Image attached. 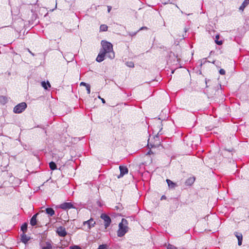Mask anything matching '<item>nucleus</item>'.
Here are the masks:
<instances>
[{"instance_id":"11","label":"nucleus","mask_w":249,"mask_h":249,"mask_svg":"<svg viewBox=\"0 0 249 249\" xmlns=\"http://www.w3.org/2000/svg\"><path fill=\"white\" fill-rule=\"evenodd\" d=\"M166 182L168 184V185L170 188L174 189L177 186V185L176 183L173 182L170 179H166Z\"/></svg>"},{"instance_id":"19","label":"nucleus","mask_w":249,"mask_h":249,"mask_svg":"<svg viewBox=\"0 0 249 249\" xmlns=\"http://www.w3.org/2000/svg\"><path fill=\"white\" fill-rule=\"evenodd\" d=\"M248 3L246 1H244L242 5L240 6V8H239V9L242 10V11H243L244 8L247 6V5H248Z\"/></svg>"},{"instance_id":"6","label":"nucleus","mask_w":249,"mask_h":249,"mask_svg":"<svg viewBox=\"0 0 249 249\" xmlns=\"http://www.w3.org/2000/svg\"><path fill=\"white\" fill-rule=\"evenodd\" d=\"M56 233L59 236L61 237H64L67 234L65 228L62 226H60L57 229Z\"/></svg>"},{"instance_id":"23","label":"nucleus","mask_w":249,"mask_h":249,"mask_svg":"<svg viewBox=\"0 0 249 249\" xmlns=\"http://www.w3.org/2000/svg\"><path fill=\"white\" fill-rule=\"evenodd\" d=\"M97 249H107V248L106 245L103 244L100 245Z\"/></svg>"},{"instance_id":"8","label":"nucleus","mask_w":249,"mask_h":249,"mask_svg":"<svg viewBox=\"0 0 249 249\" xmlns=\"http://www.w3.org/2000/svg\"><path fill=\"white\" fill-rule=\"evenodd\" d=\"M59 207L62 209L66 210L73 208V206L71 202H65L61 204Z\"/></svg>"},{"instance_id":"28","label":"nucleus","mask_w":249,"mask_h":249,"mask_svg":"<svg viewBox=\"0 0 249 249\" xmlns=\"http://www.w3.org/2000/svg\"><path fill=\"white\" fill-rule=\"evenodd\" d=\"M70 249H81V248L77 246H74L73 247H71Z\"/></svg>"},{"instance_id":"13","label":"nucleus","mask_w":249,"mask_h":249,"mask_svg":"<svg viewBox=\"0 0 249 249\" xmlns=\"http://www.w3.org/2000/svg\"><path fill=\"white\" fill-rule=\"evenodd\" d=\"M45 211L46 213L51 216L53 215L55 213L54 211L51 208H48L46 209Z\"/></svg>"},{"instance_id":"20","label":"nucleus","mask_w":249,"mask_h":249,"mask_svg":"<svg viewBox=\"0 0 249 249\" xmlns=\"http://www.w3.org/2000/svg\"><path fill=\"white\" fill-rule=\"evenodd\" d=\"M27 230V224L26 223L23 224L21 227V230L23 232H26Z\"/></svg>"},{"instance_id":"25","label":"nucleus","mask_w":249,"mask_h":249,"mask_svg":"<svg viewBox=\"0 0 249 249\" xmlns=\"http://www.w3.org/2000/svg\"><path fill=\"white\" fill-rule=\"evenodd\" d=\"M46 247L48 248V249H52V245H51V243L49 242H46Z\"/></svg>"},{"instance_id":"33","label":"nucleus","mask_w":249,"mask_h":249,"mask_svg":"<svg viewBox=\"0 0 249 249\" xmlns=\"http://www.w3.org/2000/svg\"><path fill=\"white\" fill-rule=\"evenodd\" d=\"M101 101H102V103H104V104H105V102H105V99H103V98H101Z\"/></svg>"},{"instance_id":"30","label":"nucleus","mask_w":249,"mask_h":249,"mask_svg":"<svg viewBox=\"0 0 249 249\" xmlns=\"http://www.w3.org/2000/svg\"><path fill=\"white\" fill-rule=\"evenodd\" d=\"M80 86H85V87H87V85H89V84H87V83H85V82H81V83L80 84Z\"/></svg>"},{"instance_id":"2","label":"nucleus","mask_w":249,"mask_h":249,"mask_svg":"<svg viewBox=\"0 0 249 249\" xmlns=\"http://www.w3.org/2000/svg\"><path fill=\"white\" fill-rule=\"evenodd\" d=\"M127 221L123 218L122 221L119 224V230L117 231V235L119 237L123 236L128 231Z\"/></svg>"},{"instance_id":"9","label":"nucleus","mask_w":249,"mask_h":249,"mask_svg":"<svg viewBox=\"0 0 249 249\" xmlns=\"http://www.w3.org/2000/svg\"><path fill=\"white\" fill-rule=\"evenodd\" d=\"M234 235H235V236L237 237V238L238 239V245L239 246H241L242 245V238H243L242 233H239L237 232H235L234 233Z\"/></svg>"},{"instance_id":"5","label":"nucleus","mask_w":249,"mask_h":249,"mask_svg":"<svg viewBox=\"0 0 249 249\" xmlns=\"http://www.w3.org/2000/svg\"><path fill=\"white\" fill-rule=\"evenodd\" d=\"M101 218L104 221V225L106 228L109 226L111 222V219L109 216L106 214L103 213L101 215Z\"/></svg>"},{"instance_id":"4","label":"nucleus","mask_w":249,"mask_h":249,"mask_svg":"<svg viewBox=\"0 0 249 249\" xmlns=\"http://www.w3.org/2000/svg\"><path fill=\"white\" fill-rule=\"evenodd\" d=\"M27 107V104L25 102H22L15 107L13 112L15 113L19 114L22 113Z\"/></svg>"},{"instance_id":"16","label":"nucleus","mask_w":249,"mask_h":249,"mask_svg":"<svg viewBox=\"0 0 249 249\" xmlns=\"http://www.w3.org/2000/svg\"><path fill=\"white\" fill-rule=\"evenodd\" d=\"M49 166L52 170H54L56 169V165L55 163L53 161L49 163Z\"/></svg>"},{"instance_id":"10","label":"nucleus","mask_w":249,"mask_h":249,"mask_svg":"<svg viewBox=\"0 0 249 249\" xmlns=\"http://www.w3.org/2000/svg\"><path fill=\"white\" fill-rule=\"evenodd\" d=\"M38 214V213H37L34 214L31 218V220H30V224L32 226H35L36 224V222H37L36 217H37V215Z\"/></svg>"},{"instance_id":"32","label":"nucleus","mask_w":249,"mask_h":249,"mask_svg":"<svg viewBox=\"0 0 249 249\" xmlns=\"http://www.w3.org/2000/svg\"><path fill=\"white\" fill-rule=\"evenodd\" d=\"M107 9H107L108 12L109 13V12H110V10L111 9V7L110 6H107Z\"/></svg>"},{"instance_id":"12","label":"nucleus","mask_w":249,"mask_h":249,"mask_svg":"<svg viewBox=\"0 0 249 249\" xmlns=\"http://www.w3.org/2000/svg\"><path fill=\"white\" fill-rule=\"evenodd\" d=\"M30 239V237L23 233L21 235V241L24 244L27 243Z\"/></svg>"},{"instance_id":"17","label":"nucleus","mask_w":249,"mask_h":249,"mask_svg":"<svg viewBox=\"0 0 249 249\" xmlns=\"http://www.w3.org/2000/svg\"><path fill=\"white\" fill-rule=\"evenodd\" d=\"M7 102V98L3 96H0V103L3 105Z\"/></svg>"},{"instance_id":"14","label":"nucleus","mask_w":249,"mask_h":249,"mask_svg":"<svg viewBox=\"0 0 249 249\" xmlns=\"http://www.w3.org/2000/svg\"><path fill=\"white\" fill-rule=\"evenodd\" d=\"M195 178H190L186 181V184L187 185H192L195 181Z\"/></svg>"},{"instance_id":"15","label":"nucleus","mask_w":249,"mask_h":249,"mask_svg":"<svg viewBox=\"0 0 249 249\" xmlns=\"http://www.w3.org/2000/svg\"><path fill=\"white\" fill-rule=\"evenodd\" d=\"M41 86L44 88V89H47L48 87H51V85L50 83L47 81V82H45V81H43L41 82Z\"/></svg>"},{"instance_id":"18","label":"nucleus","mask_w":249,"mask_h":249,"mask_svg":"<svg viewBox=\"0 0 249 249\" xmlns=\"http://www.w3.org/2000/svg\"><path fill=\"white\" fill-rule=\"evenodd\" d=\"M108 27L105 24H102L100 26V31H107Z\"/></svg>"},{"instance_id":"26","label":"nucleus","mask_w":249,"mask_h":249,"mask_svg":"<svg viewBox=\"0 0 249 249\" xmlns=\"http://www.w3.org/2000/svg\"><path fill=\"white\" fill-rule=\"evenodd\" d=\"M86 89H87V93L88 94H90V85H87V87H86Z\"/></svg>"},{"instance_id":"27","label":"nucleus","mask_w":249,"mask_h":249,"mask_svg":"<svg viewBox=\"0 0 249 249\" xmlns=\"http://www.w3.org/2000/svg\"><path fill=\"white\" fill-rule=\"evenodd\" d=\"M219 73L221 75H224L225 74V71L224 69H220L219 70Z\"/></svg>"},{"instance_id":"21","label":"nucleus","mask_w":249,"mask_h":249,"mask_svg":"<svg viewBox=\"0 0 249 249\" xmlns=\"http://www.w3.org/2000/svg\"><path fill=\"white\" fill-rule=\"evenodd\" d=\"M219 35H217L216 36H215V42L220 45H221L222 44V41H218V39L219 38Z\"/></svg>"},{"instance_id":"7","label":"nucleus","mask_w":249,"mask_h":249,"mask_svg":"<svg viewBox=\"0 0 249 249\" xmlns=\"http://www.w3.org/2000/svg\"><path fill=\"white\" fill-rule=\"evenodd\" d=\"M119 169L120 171V174L118 176V178H121L123 177L124 175L128 173V169L126 166H120Z\"/></svg>"},{"instance_id":"36","label":"nucleus","mask_w":249,"mask_h":249,"mask_svg":"<svg viewBox=\"0 0 249 249\" xmlns=\"http://www.w3.org/2000/svg\"><path fill=\"white\" fill-rule=\"evenodd\" d=\"M98 97L99 99H101V98H102L100 96H99Z\"/></svg>"},{"instance_id":"31","label":"nucleus","mask_w":249,"mask_h":249,"mask_svg":"<svg viewBox=\"0 0 249 249\" xmlns=\"http://www.w3.org/2000/svg\"><path fill=\"white\" fill-rule=\"evenodd\" d=\"M147 29V28L146 27H141L139 31L142 30H146Z\"/></svg>"},{"instance_id":"24","label":"nucleus","mask_w":249,"mask_h":249,"mask_svg":"<svg viewBox=\"0 0 249 249\" xmlns=\"http://www.w3.org/2000/svg\"><path fill=\"white\" fill-rule=\"evenodd\" d=\"M167 249H178L175 246L169 244L167 248Z\"/></svg>"},{"instance_id":"35","label":"nucleus","mask_w":249,"mask_h":249,"mask_svg":"<svg viewBox=\"0 0 249 249\" xmlns=\"http://www.w3.org/2000/svg\"><path fill=\"white\" fill-rule=\"evenodd\" d=\"M136 33H130V34H129V35H130V36H134V35H135Z\"/></svg>"},{"instance_id":"1","label":"nucleus","mask_w":249,"mask_h":249,"mask_svg":"<svg viewBox=\"0 0 249 249\" xmlns=\"http://www.w3.org/2000/svg\"><path fill=\"white\" fill-rule=\"evenodd\" d=\"M101 45L102 48L96 58V61L101 62L105 59L106 55L108 58L113 59L115 57V53L113 51L112 44L107 41L102 40Z\"/></svg>"},{"instance_id":"3","label":"nucleus","mask_w":249,"mask_h":249,"mask_svg":"<svg viewBox=\"0 0 249 249\" xmlns=\"http://www.w3.org/2000/svg\"><path fill=\"white\" fill-rule=\"evenodd\" d=\"M95 224V221L93 218H91L89 220L83 222V229L85 231H89L91 228L94 227Z\"/></svg>"},{"instance_id":"22","label":"nucleus","mask_w":249,"mask_h":249,"mask_svg":"<svg viewBox=\"0 0 249 249\" xmlns=\"http://www.w3.org/2000/svg\"><path fill=\"white\" fill-rule=\"evenodd\" d=\"M126 65L130 68H133L134 67V64L133 62H127L125 63Z\"/></svg>"},{"instance_id":"34","label":"nucleus","mask_w":249,"mask_h":249,"mask_svg":"<svg viewBox=\"0 0 249 249\" xmlns=\"http://www.w3.org/2000/svg\"><path fill=\"white\" fill-rule=\"evenodd\" d=\"M166 198V196H162L161 197V199H164Z\"/></svg>"},{"instance_id":"29","label":"nucleus","mask_w":249,"mask_h":249,"mask_svg":"<svg viewBox=\"0 0 249 249\" xmlns=\"http://www.w3.org/2000/svg\"><path fill=\"white\" fill-rule=\"evenodd\" d=\"M195 139L197 141V142H199L200 141V138L199 136H196Z\"/></svg>"}]
</instances>
